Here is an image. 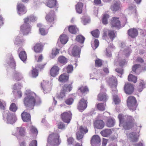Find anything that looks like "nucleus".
<instances>
[{
    "label": "nucleus",
    "instance_id": "f257e3e1",
    "mask_svg": "<svg viewBox=\"0 0 146 146\" xmlns=\"http://www.w3.org/2000/svg\"><path fill=\"white\" fill-rule=\"evenodd\" d=\"M119 120V126L122 127L125 130H129L134 126L135 120L133 117L131 115H124L119 114L118 116Z\"/></svg>",
    "mask_w": 146,
    "mask_h": 146
},
{
    "label": "nucleus",
    "instance_id": "f03ea898",
    "mask_svg": "<svg viewBox=\"0 0 146 146\" xmlns=\"http://www.w3.org/2000/svg\"><path fill=\"white\" fill-rule=\"evenodd\" d=\"M23 102L25 106L27 108V110H32L35 106L39 105L41 103L39 98L31 95L25 97L23 100Z\"/></svg>",
    "mask_w": 146,
    "mask_h": 146
},
{
    "label": "nucleus",
    "instance_id": "7ed1b4c3",
    "mask_svg": "<svg viewBox=\"0 0 146 146\" xmlns=\"http://www.w3.org/2000/svg\"><path fill=\"white\" fill-rule=\"evenodd\" d=\"M24 24L20 27V32L23 35H27L29 33L31 29V26L30 25L31 22L36 21V18L33 15H31L25 18L24 19Z\"/></svg>",
    "mask_w": 146,
    "mask_h": 146
},
{
    "label": "nucleus",
    "instance_id": "20e7f679",
    "mask_svg": "<svg viewBox=\"0 0 146 146\" xmlns=\"http://www.w3.org/2000/svg\"><path fill=\"white\" fill-rule=\"evenodd\" d=\"M47 141L48 144L51 145L57 146L60 143L61 139L58 133L54 132L49 134Z\"/></svg>",
    "mask_w": 146,
    "mask_h": 146
},
{
    "label": "nucleus",
    "instance_id": "39448f33",
    "mask_svg": "<svg viewBox=\"0 0 146 146\" xmlns=\"http://www.w3.org/2000/svg\"><path fill=\"white\" fill-rule=\"evenodd\" d=\"M137 102L136 98L133 96L129 97L127 101V106L132 111H134L136 109L137 107Z\"/></svg>",
    "mask_w": 146,
    "mask_h": 146
},
{
    "label": "nucleus",
    "instance_id": "423d86ee",
    "mask_svg": "<svg viewBox=\"0 0 146 146\" xmlns=\"http://www.w3.org/2000/svg\"><path fill=\"white\" fill-rule=\"evenodd\" d=\"M77 130V131L76 134V138L78 140L82 139L84 135L88 131V129L85 126H80Z\"/></svg>",
    "mask_w": 146,
    "mask_h": 146
},
{
    "label": "nucleus",
    "instance_id": "0eeeda50",
    "mask_svg": "<svg viewBox=\"0 0 146 146\" xmlns=\"http://www.w3.org/2000/svg\"><path fill=\"white\" fill-rule=\"evenodd\" d=\"M45 19L48 24L50 25V27H52L56 21L55 17L54 11H50V12L46 15Z\"/></svg>",
    "mask_w": 146,
    "mask_h": 146
},
{
    "label": "nucleus",
    "instance_id": "6e6552de",
    "mask_svg": "<svg viewBox=\"0 0 146 146\" xmlns=\"http://www.w3.org/2000/svg\"><path fill=\"white\" fill-rule=\"evenodd\" d=\"M60 117L64 122L68 123L72 119V113L70 111L63 112L61 114Z\"/></svg>",
    "mask_w": 146,
    "mask_h": 146
},
{
    "label": "nucleus",
    "instance_id": "1a4fd4ad",
    "mask_svg": "<svg viewBox=\"0 0 146 146\" xmlns=\"http://www.w3.org/2000/svg\"><path fill=\"white\" fill-rule=\"evenodd\" d=\"M124 90L126 94H131L134 90L133 85L128 82L125 83L124 86Z\"/></svg>",
    "mask_w": 146,
    "mask_h": 146
},
{
    "label": "nucleus",
    "instance_id": "9d476101",
    "mask_svg": "<svg viewBox=\"0 0 146 146\" xmlns=\"http://www.w3.org/2000/svg\"><path fill=\"white\" fill-rule=\"evenodd\" d=\"M107 82L112 88H114L116 90L117 81L115 77L112 76L108 78L107 79Z\"/></svg>",
    "mask_w": 146,
    "mask_h": 146
},
{
    "label": "nucleus",
    "instance_id": "9b49d317",
    "mask_svg": "<svg viewBox=\"0 0 146 146\" xmlns=\"http://www.w3.org/2000/svg\"><path fill=\"white\" fill-rule=\"evenodd\" d=\"M87 100L83 98L80 100L78 104V109L80 111H82L86 109L87 106Z\"/></svg>",
    "mask_w": 146,
    "mask_h": 146
},
{
    "label": "nucleus",
    "instance_id": "f8f14e48",
    "mask_svg": "<svg viewBox=\"0 0 146 146\" xmlns=\"http://www.w3.org/2000/svg\"><path fill=\"white\" fill-rule=\"evenodd\" d=\"M110 24L112 27H115L118 28L121 27V22L119 17H114L111 19Z\"/></svg>",
    "mask_w": 146,
    "mask_h": 146
},
{
    "label": "nucleus",
    "instance_id": "ddd939ff",
    "mask_svg": "<svg viewBox=\"0 0 146 146\" xmlns=\"http://www.w3.org/2000/svg\"><path fill=\"white\" fill-rule=\"evenodd\" d=\"M44 45V43L41 42L37 43L35 44L32 49L35 52L40 53L42 51Z\"/></svg>",
    "mask_w": 146,
    "mask_h": 146
},
{
    "label": "nucleus",
    "instance_id": "4468645a",
    "mask_svg": "<svg viewBox=\"0 0 146 146\" xmlns=\"http://www.w3.org/2000/svg\"><path fill=\"white\" fill-rule=\"evenodd\" d=\"M60 68L58 66L54 65L51 68L50 71V74L51 76L55 77L59 73Z\"/></svg>",
    "mask_w": 146,
    "mask_h": 146
},
{
    "label": "nucleus",
    "instance_id": "2eb2a0df",
    "mask_svg": "<svg viewBox=\"0 0 146 146\" xmlns=\"http://www.w3.org/2000/svg\"><path fill=\"white\" fill-rule=\"evenodd\" d=\"M17 8L18 13L20 15L25 14L27 12V10L25 6L21 3L18 4L17 5Z\"/></svg>",
    "mask_w": 146,
    "mask_h": 146
},
{
    "label": "nucleus",
    "instance_id": "dca6fc26",
    "mask_svg": "<svg viewBox=\"0 0 146 146\" xmlns=\"http://www.w3.org/2000/svg\"><path fill=\"white\" fill-rule=\"evenodd\" d=\"M27 110V109L26 110L24 111L21 114L22 118L23 121L25 122H29L31 120L30 115L26 111Z\"/></svg>",
    "mask_w": 146,
    "mask_h": 146
},
{
    "label": "nucleus",
    "instance_id": "f3484780",
    "mask_svg": "<svg viewBox=\"0 0 146 146\" xmlns=\"http://www.w3.org/2000/svg\"><path fill=\"white\" fill-rule=\"evenodd\" d=\"M69 75L66 73H64L61 74L59 77L58 80L60 82L65 83L69 80Z\"/></svg>",
    "mask_w": 146,
    "mask_h": 146
},
{
    "label": "nucleus",
    "instance_id": "a211bd4d",
    "mask_svg": "<svg viewBox=\"0 0 146 146\" xmlns=\"http://www.w3.org/2000/svg\"><path fill=\"white\" fill-rule=\"evenodd\" d=\"M7 119L8 123L13 124L15 121L16 117L14 115L8 112L7 113Z\"/></svg>",
    "mask_w": 146,
    "mask_h": 146
},
{
    "label": "nucleus",
    "instance_id": "6ab92c4d",
    "mask_svg": "<svg viewBox=\"0 0 146 146\" xmlns=\"http://www.w3.org/2000/svg\"><path fill=\"white\" fill-rule=\"evenodd\" d=\"M108 96L106 93L100 92L98 96V100L106 102L108 100Z\"/></svg>",
    "mask_w": 146,
    "mask_h": 146
},
{
    "label": "nucleus",
    "instance_id": "aec40b11",
    "mask_svg": "<svg viewBox=\"0 0 146 146\" xmlns=\"http://www.w3.org/2000/svg\"><path fill=\"white\" fill-rule=\"evenodd\" d=\"M128 34L129 36L133 38L137 36L138 31L136 29L131 28L128 30Z\"/></svg>",
    "mask_w": 146,
    "mask_h": 146
},
{
    "label": "nucleus",
    "instance_id": "412c9836",
    "mask_svg": "<svg viewBox=\"0 0 146 146\" xmlns=\"http://www.w3.org/2000/svg\"><path fill=\"white\" fill-rule=\"evenodd\" d=\"M95 127L97 129H102L104 126L105 124L104 122L101 120H97L94 123Z\"/></svg>",
    "mask_w": 146,
    "mask_h": 146
},
{
    "label": "nucleus",
    "instance_id": "4be33fe9",
    "mask_svg": "<svg viewBox=\"0 0 146 146\" xmlns=\"http://www.w3.org/2000/svg\"><path fill=\"white\" fill-rule=\"evenodd\" d=\"M80 50L76 46H75L73 47L71 51L72 55L74 56H77L79 55Z\"/></svg>",
    "mask_w": 146,
    "mask_h": 146
},
{
    "label": "nucleus",
    "instance_id": "5701e85b",
    "mask_svg": "<svg viewBox=\"0 0 146 146\" xmlns=\"http://www.w3.org/2000/svg\"><path fill=\"white\" fill-rule=\"evenodd\" d=\"M13 78L15 80L17 81L21 80L23 78V77L20 73L15 70L13 73Z\"/></svg>",
    "mask_w": 146,
    "mask_h": 146
},
{
    "label": "nucleus",
    "instance_id": "b1692460",
    "mask_svg": "<svg viewBox=\"0 0 146 146\" xmlns=\"http://www.w3.org/2000/svg\"><path fill=\"white\" fill-rule=\"evenodd\" d=\"M72 83L71 84H66L62 87V88L67 93L70 92L72 89Z\"/></svg>",
    "mask_w": 146,
    "mask_h": 146
},
{
    "label": "nucleus",
    "instance_id": "393cba45",
    "mask_svg": "<svg viewBox=\"0 0 146 146\" xmlns=\"http://www.w3.org/2000/svg\"><path fill=\"white\" fill-rule=\"evenodd\" d=\"M101 141V139L99 137L95 135L93 136L91 140V143L92 144H98Z\"/></svg>",
    "mask_w": 146,
    "mask_h": 146
},
{
    "label": "nucleus",
    "instance_id": "a878e982",
    "mask_svg": "<svg viewBox=\"0 0 146 146\" xmlns=\"http://www.w3.org/2000/svg\"><path fill=\"white\" fill-rule=\"evenodd\" d=\"M83 3L81 2H78L75 6V8L77 13L79 14L82 13Z\"/></svg>",
    "mask_w": 146,
    "mask_h": 146
},
{
    "label": "nucleus",
    "instance_id": "bb28decb",
    "mask_svg": "<svg viewBox=\"0 0 146 146\" xmlns=\"http://www.w3.org/2000/svg\"><path fill=\"white\" fill-rule=\"evenodd\" d=\"M46 5L52 8L55 7L57 3L56 0H46Z\"/></svg>",
    "mask_w": 146,
    "mask_h": 146
},
{
    "label": "nucleus",
    "instance_id": "cd10ccee",
    "mask_svg": "<svg viewBox=\"0 0 146 146\" xmlns=\"http://www.w3.org/2000/svg\"><path fill=\"white\" fill-rule=\"evenodd\" d=\"M58 62L62 65H65L68 62L67 59L63 56H60L57 59Z\"/></svg>",
    "mask_w": 146,
    "mask_h": 146
},
{
    "label": "nucleus",
    "instance_id": "c85d7f7f",
    "mask_svg": "<svg viewBox=\"0 0 146 146\" xmlns=\"http://www.w3.org/2000/svg\"><path fill=\"white\" fill-rule=\"evenodd\" d=\"M59 50L57 48H53L52 52L49 55V57L51 59L55 58L56 55L59 53Z\"/></svg>",
    "mask_w": 146,
    "mask_h": 146
},
{
    "label": "nucleus",
    "instance_id": "c756f323",
    "mask_svg": "<svg viewBox=\"0 0 146 146\" xmlns=\"http://www.w3.org/2000/svg\"><path fill=\"white\" fill-rule=\"evenodd\" d=\"M120 3L119 1H116L111 7V9L113 11H116L120 8Z\"/></svg>",
    "mask_w": 146,
    "mask_h": 146
},
{
    "label": "nucleus",
    "instance_id": "7c9ffc66",
    "mask_svg": "<svg viewBox=\"0 0 146 146\" xmlns=\"http://www.w3.org/2000/svg\"><path fill=\"white\" fill-rule=\"evenodd\" d=\"M68 30L70 33L73 34H75L78 31V28L75 25H70L68 27Z\"/></svg>",
    "mask_w": 146,
    "mask_h": 146
},
{
    "label": "nucleus",
    "instance_id": "2f4dec72",
    "mask_svg": "<svg viewBox=\"0 0 146 146\" xmlns=\"http://www.w3.org/2000/svg\"><path fill=\"white\" fill-rule=\"evenodd\" d=\"M67 93L62 88L60 90L59 93H57V97L59 99H62L65 98Z\"/></svg>",
    "mask_w": 146,
    "mask_h": 146
},
{
    "label": "nucleus",
    "instance_id": "473e14b6",
    "mask_svg": "<svg viewBox=\"0 0 146 146\" xmlns=\"http://www.w3.org/2000/svg\"><path fill=\"white\" fill-rule=\"evenodd\" d=\"M19 56L22 61H25L27 59V55L26 52L24 50L21 51L19 54Z\"/></svg>",
    "mask_w": 146,
    "mask_h": 146
},
{
    "label": "nucleus",
    "instance_id": "72a5a7b5",
    "mask_svg": "<svg viewBox=\"0 0 146 146\" xmlns=\"http://www.w3.org/2000/svg\"><path fill=\"white\" fill-rule=\"evenodd\" d=\"M112 133L111 129H104L100 133L103 137H106L110 135Z\"/></svg>",
    "mask_w": 146,
    "mask_h": 146
},
{
    "label": "nucleus",
    "instance_id": "f704fd0d",
    "mask_svg": "<svg viewBox=\"0 0 146 146\" xmlns=\"http://www.w3.org/2000/svg\"><path fill=\"white\" fill-rule=\"evenodd\" d=\"M78 90L82 94H87L89 91L88 87L86 86H82L78 88Z\"/></svg>",
    "mask_w": 146,
    "mask_h": 146
},
{
    "label": "nucleus",
    "instance_id": "c9c22d12",
    "mask_svg": "<svg viewBox=\"0 0 146 146\" xmlns=\"http://www.w3.org/2000/svg\"><path fill=\"white\" fill-rule=\"evenodd\" d=\"M106 104L104 103H99L96 105L97 109L99 111H104L105 110Z\"/></svg>",
    "mask_w": 146,
    "mask_h": 146
},
{
    "label": "nucleus",
    "instance_id": "e433bc0d",
    "mask_svg": "<svg viewBox=\"0 0 146 146\" xmlns=\"http://www.w3.org/2000/svg\"><path fill=\"white\" fill-rule=\"evenodd\" d=\"M129 136L130 138L131 141L133 142H137L138 139L136 133L133 132L130 133L129 134Z\"/></svg>",
    "mask_w": 146,
    "mask_h": 146
},
{
    "label": "nucleus",
    "instance_id": "4c0bfd02",
    "mask_svg": "<svg viewBox=\"0 0 146 146\" xmlns=\"http://www.w3.org/2000/svg\"><path fill=\"white\" fill-rule=\"evenodd\" d=\"M37 26L39 28L40 32L41 35H44L46 34L47 32L45 30V29L43 27L44 26L41 24H38Z\"/></svg>",
    "mask_w": 146,
    "mask_h": 146
},
{
    "label": "nucleus",
    "instance_id": "58836bf2",
    "mask_svg": "<svg viewBox=\"0 0 146 146\" xmlns=\"http://www.w3.org/2000/svg\"><path fill=\"white\" fill-rule=\"evenodd\" d=\"M115 123L114 119L111 118H109L106 123V125L108 127H112L114 125Z\"/></svg>",
    "mask_w": 146,
    "mask_h": 146
},
{
    "label": "nucleus",
    "instance_id": "ea45409f",
    "mask_svg": "<svg viewBox=\"0 0 146 146\" xmlns=\"http://www.w3.org/2000/svg\"><path fill=\"white\" fill-rule=\"evenodd\" d=\"M128 80L129 82H131L134 83L137 81V77L132 74H129L128 77Z\"/></svg>",
    "mask_w": 146,
    "mask_h": 146
},
{
    "label": "nucleus",
    "instance_id": "a19ab883",
    "mask_svg": "<svg viewBox=\"0 0 146 146\" xmlns=\"http://www.w3.org/2000/svg\"><path fill=\"white\" fill-rule=\"evenodd\" d=\"M60 41L62 44H66L68 40V38L67 35H62L60 36Z\"/></svg>",
    "mask_w": 146,
    "mask_h": 146
},
{
    "label": "nucleus",
    "instance_id": "79ce46f5",
    "mask_svg": "<svg viewBox=\"0 0 146 146\" xmlns=\"http://www.w3.org/2000/svg\"><path fill=\"white\" fill-rule=\"evenodd\" d=\"M108 36L110 39L113 40L116 37V35L113 30H108Z\"/></svg>",
    "mask_w": 146,
    "mask_h": 146
},
{
    "label": "nucleus",
    "instance_id": "37998d69",
    "mask_svg": "<svg viewBox=\"0 0 146 146\" xmlns=\"http://www.w3.org/2000/svg\"><path fill=\"white\" fill-rule=\"evenodd\" d=\"M109 17V15L107 14H105L103 15L102 19V21L104 24L106 25L108 24V19Z\"/></svg>",
    "mask_w": 146,
    "mask_h": 146
},
{
    "label": "nucleus",
    "instance_id": "c03bdc74",
    "mask_svg": "<svg viewBox=\"0 0 146 146\" xmlns=\"http://www.w3.org/2000/svg\"><path fill=\"white\" fill-rule=\"evenodd\" d=\"M85 39V37L81 35H79L77 36L76 38V41L81 43H83Z\"/></svg>",
    "mask_w": 146,
    "mask_h": 146
},
{
    "label": "nucleus",
    "instance_id": "a18cd8bd",
    "mask_svg": "<svg viewBox=\"0 0 146 146\" xmlns=\"http://www.w3.org/2000/svg\"><path fill=\"white\" fill-rule=\"evenodd\" d=\"M17 130L19 132V135L21 136H24L25 135V130L22 127H17Z\"/></svg>",
    "mask_w": 146,
    "mask_h": 146
},
{
    "label": "nucleus",
    "instance_id": "49530a36",
    "mask_svg": "<svg viewBox=\"0 0 146 146\" xmlns=\"http://www.w3.org/2000/svg\"><path fill=\"white\" fill-rule=\"evenodd\" d=\"M31 74L33 77L36 78L38 75V71L37 69L32 68Z\"/></svg>",
    "mask_w": 146,
    "mask_h": 146
},
{
    "label": "nucleus",
    "instance_id": "de8ad7c7",
    "mask_svg": "<svg viewBox=\"0 0 146 146\" xmlns=\"http://www.w3.org/2000/svg\"><path fill=\"white\" fill-rule=\"evenodd\" d=\"M145 83L143 80H141L140 81L139 85L137 89L139 92H141L144 88Z\"/></svg>",
    "mask_w": 146,
    "mask_h": 146
},
{
    "label": "nucleus",
    "instance_id": "09e8293b",
    "mask_svg": "<svg viewBox=\"0 0 146 146\" xmlns=\"http://www.w3.org/2000/svg\"><path fill=\"white\" fill-rule=\"evenodd\" d=\"M103 64V61L100 59L97 58L95 61V66L96 67H101Z\"/></svg>",
    "mask_w": 146,
    "mask_h": 146
},
{
    "label": "nucleus",
    "instance_id": "8fccbe9b",
    "mask_svg": "<svg viewBox=\"0 0 146 146\" xmlns=\"http://www.w3.org/2000/svg\"><path fill=\"white\" fill-rule=\"evenodd\" d=\"M17 107L14 103H12L9 107L10 110L14 112H15L17 110Z\"/></svg>",
    "mask_w": 146,
    "mask_h": 146
},
{
    "label": "nucleus",
    "instance_id": "3c124183",
    "mask_svg": "<svg viewBox=\"0 0 146 146\" xmlns=\"http://www.w3.org/2000/svg\"><path fill=\"white\" fill-rule=\"evenodd\" d=\"M140 67V64H135L132 67V70L134 72L136 73V71L139 70Z\"/></svg>",
    "mask_w": 146,
    "mask_h": 146
},
{
    "label": "nucleus",
    "instance_id": "603ef678",
    "mask_svg": "<svg viewBox=\"0 0 146 146\" xmlns=\"http://www.w3.org/2000/svg\"><path fill=\"white\" fill-rule=\"evenodd\" d=\"M113 100L115 104H118L120 102V100L117 95H114L113 96Z\"/></svg>",
    "mask_w": 146,
    "mask_h": 146
},
{
    "label": "nucleus",
    "instance_id": "864d4df0",
    "mask_svg": "<svg viewBox=\"0 0 146 146\" xmlns=\"http://www.w3.org/2000/svg\"><path fill=\"white\" fill-rule=\"evenodd\" d=\"M118 64L120 66L122 67L123 66L127 64V62L125 59H123L118 61Z\"/></svg>",
    "mask_w": 146,
    "mask_h": 146
},
{
    "label": "nucleus",
    "instance_id": "5fc2aeb1",
    "mask_svg": "<svg viewBox=\"0 0 146 146\" xmlns=\"http://www.w3.org/2000/svg\"><path fill=\"white\" fill-rule=\"evenodd\" d=\"M9 64L11 68H13V69H15L16 63L13 59L11 58L10 59Z\"/></svg>",
    "mask_w": 146,
    "mask_h": 146
},
{
    "label": "nucleus",
    "instance_id": "6e6d98bb",
    "mask_svg": "<svg viewBox=\"0 0 146 146\" xmlns=\"http://www.w3.org/2000/svg\"><path fill=\"white\" fill-rule=\"evenodd\" d=\"M99 31L98 29H96L91 32V34L92 35L96 38H98L99 37Z\"/></svg>",
    "mask_w": 146,
    "mask_h": 146
},
{
    "label": "nucleus",
    "instance_id": "4d7b16f0",
    "mask_svg": "<svg viewBox=\"0 0 146 146\" xmlns=\"http://www.w3.org/2000/svg\"><path fill=\"white\" fill-rule=\"evenodd\" d=\"M74 101L73 98H69L66 99L65 101V103L68 105H71L72 104Z\"/></svg>",
    "mask_w": 146,
    "mask_h": 146
},
{
    "label": "nucleus",
    "instance_id": "13d9d810",
    "mask_svg": "<svg viewBox=\"0 0 146 146\" xmlns=\"http://www.w3.org/2000/svg\"><path fill=\"white\" fill-rule=\"evenodd\" d=\"M73 70V67L72 65H69L67 67L66 70L68 73H70L72 72Z\"/></svg>",
    "mask_w": 146,
    "mask_h": 146
},
{
    "label": "nucleus",
    "instance_id": "bf43d9fd",
    "mask_svg": "<svg viewBox=\"0 0 146 146\" xmlns=\"http://www.w3.org/2000/svg\"><path fill=\"white\" fill-rule=\"evenodd\" d=\"M22 87V86L21 84L17 83L15 84L13 87V89L14 90H16L18 89H21Z\"/></svg>",
    "mask_w": 146,
    "mask_h": 146
},
{
    "label": "nucleus",
    "instance_id": "052dcab7",
    "mask_svg": "<svg viewBox=\"0 0 146 146\" xmlns=\"http://www.w3.org/2000/svg\"><path fill=\"white\" fill-rule=\"evenodd\" d=\"M59 129H62L65 127L64 124L62 122H59L57 125Z\"/></svg>",
    "mask_w": 146,
    "mask_h": 146
},
{
    "label": "nucleus",
    "instance_id": "680f3d73",
    "mask_svg": "<svg viewBox=\"0 0 146 146\" xmlns=\"http://www.w3.org/2000/svg\"><path fill=\"white\" fill-rule=\"evenodd\" d=\"M115 70L117 72L121 75L123 74V70L122 68H117L115 69Z\"/></svg>",
    "mask_w": 146,
    "mask_h": 146
},
{
    "label": "nucleus",
    "instance_id": "e2e57ef3",
    "mask_svg": "<svg viewBox=\"0 0 146 146\" xmlns=\"http://www.w3.org/2000/svg\"><path fill=\"white\" fill-rule=\"evenodd\" d=\"M29 146H37V142L36 140H32L29 144Z\"/></svg>",
    "mask_w": 146,
    "mask_h": 146
},
{
    "label": "nucleus",
    "instance_id": "0e129e2a",
    "mask_svg": "<svg viewBox=\"0 0 146 146\" xmlns=\"http://www.w3.org/2000/svg\"><path fill=\"white\" fill-rule=\"evenodd\" d=\"M135 61L136 62H139L142 63L144 62V61L140 57H138L136 60Z\"/></svg>",
    "mask_w": 146,
    "mask_h": 146
},
{
    "label": "nucleus",
    "instance_id": "69168bd1",
    "mask_svg": "<svg viewBox=\"0 0 146 146\" xmlns=\"http://www.w3.org/2000/svg\"><path fill=\"white\" fill-rule=\"evenodd\" d=\"M74 141V139L72 137H69L67 139L68 143L69 144H72Z\"/></svg>",
    "mask_w": 146,
    "mask_h": 146
},
{
    "label": "nucleus",
    "instance_id": "338daca9",
    "mask_svg": "<svg viewBox=\"0 0 146 146\" xmlns=\"http://www.w3.org/2000/svg\"><path fill=\"white\" fill-rule=\"evenodd\" d=\"M31 132L33 133L37 134L38 133L37 129L33 127H31Z\"/></svg>",
    "mask_w": 146,
    "mask_h": 146
},
{
    "label": "nucleus",
    "instance_id": "774afa93",
    "mask_svg": "<svg viewBox=\"0 0 146 146\" xmlns=\"http://www.w3.org/2000/svg\"><path fill=\"white\" fill-rule=\"evenodd\" d=\"M95 48H97L99 45V42L97 39H95L94 41Z\"/></svg>",
    "mask_w": 146,
    "mask_h": 146
}]
</instances>
